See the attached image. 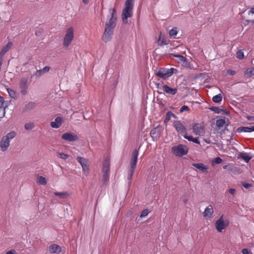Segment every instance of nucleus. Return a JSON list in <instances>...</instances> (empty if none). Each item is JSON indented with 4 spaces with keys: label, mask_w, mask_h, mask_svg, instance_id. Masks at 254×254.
Returning <instances> with one entry per match:
<instances>
[{
    "label": "nucleus",
    "mask_w": 254,
    "mask_h": 254,
    "mask_svg": "<svg viewBox=\"0 0 254 254\" xmlns=\"http://www.w3.org/2000/svg\"><path fill=\"white\" fill-rule=\"evenodd\" d=\"M149 213V210L147 209H145L141 212V213L140 215V217H145L148 215Z\"/></svg>",
    "instance_id": "nucleus-38"
},
{
    "label": "nucleus",
    "mask_w": 254,
    "mask_h": 254,
    "mask_svg": "<svg viewBox=\"0 0 254 254\" xmlns=\"http://www.w3.org/2000/svg\"><path fill=\"white\" fill-rule=\"evenodd\" d=\"M158 42H159V44L160 45H163L166 44V43L164 39H162L161 36H160L159 38Z\"/></svg>",
    "instance_id": "nucleus-44"
},
{
    "label": "nucleus",
    "mask_w": 254,
    "mask_h": 254,
    "mask_svg": "<svg viewBox=\"0 0 254 254\" xmlns=\"http://www.w3.org/2000/svg\"><path fill=\"white\" fill-rule=\"evenodd\" d=\"M34 106H35L34 103L30 102L26 106V107L28 109H31L34 107Z\"/></svg>",
    "instance_id": "nucleus-42"
},
{
    "label": "nucleus",
    "mask_w": 254,
    "mask_h": 254,
    "mask_svg": "<svg viewBox=\"0 0 254 254\" xmlns=\"http://www.w3.org/2000/svg\"><path fill=\"white\" fill-rule=\"evenodd\" d=\"M162 89L166 94L171 95H175L178 91L177 88H171L166 84L163 85Z\"/></svg>",
    "instance_id": "nucleus-16"
},
{
    "label": "nucleus",
    "mask_w": 254,
    "mask_h": 254,
    "mask_svg": "<svg viewBox=\"0 0 254 254\" xmlns=\"http://www.w3.org/2000/svg\"><path fill=\"white\" fill-rule=\"evenodd\" d=\"M245 75H246L247 77H251L252 75H254V67L249 68H248L245 71Z\"/></svg>",
    "instance_id": "nucleus-27"
},
{
    "label": "nucleus",
    "mask_w": 254,
    "mask_h": 254,
    "mask_svg": "<svg viewBox=\"0 0 254 254\" xmlns=\"http://www.w3.org/2000/svg\"><path fill=\"white\" fill-rule=\"evenodd\" d=\"M3 102H4L3 98L0 95V107L2 106Z\"/></svg>",
    "instance_id": "nucleus-51"
},
{
    "label": "nucleus",
    "mask_w": 254,
    "mask_h": 254,
    "mask_svg": "<svg viewBox=\"0 0 254 254\" xmlns=\"http://www.w3.org/2000/svg\"><path fill=\"white\" fill-rule=\"evenodd\" d=\"M38 183L40 185H45L47 184V181L45 177L40 176L38 178Z\"/></svg>",
    "instance_id": "nucleus-30"
},
{
    "label": "nucleus",
    "mask_w": 254,
    "mask_h": 254,
    "mask_svg": "<svg viewBox=\"0 0 254 254\" xmlns=\"http://www.w3.org/2000/svg\"><path fill=\"white\" fill-rule=\"evenodd\" d=\"M16 132L11 131L6 135L3 136L0 142V147L2 151H6L10 145V140L16 136Z\"/></svg>",
    "instance_id": "nucleus-5"
},
{
    "label": "nucleus",
    "mask_w": 254,
    "mask_h": 254,
    "mask_svg": "<svg viewBox=\"0 0 254 254\" xmlns=\"http://www.w3.org/2000/svg\"><path fill=\"white\" fill-rule=\"evenodd\" d=\"M77 160L80 164L84 174L86 176L88 175L89 174V160L87 159L80 156L77 157Z\"/></svg>",
    "instance_id": "nucleus-10"
},
{
    "label": "nucleus",
    "mask_w": 254,
    "mask_h": 254,
    "mask_svg": "<svg viewBox=\"0 0 254 254\" xmlns=\"http://www.w3.org/2000/svg\"><path fill=\"white\" fill-rule=\"evenodd\" d=\"M244 56V53L242 50H239L236 53V57L238 59H243Z\"/></svg>",
    "instance_id": "nucleus-36"
},
{
    "label": "nucleus",
    "mask_w": 254,
    "mask_h": 254,
    "mask_svg": "<svg viewBox=\"0 0 254 254\" xmlns=\"http://www.w3.org/2000/svg\"><path fill=\"white\" fill-rule=\"evenodd\" d=\"M243 254H252L251 251L248 249H244L242 250Z\"/></svg>",
    "instance_id": "nucleus-43"
},
{
    "label": "nucleus",
    "mask_w": 254,
    "mask_h": 254,
    "mask_svg": "<svg viewBox=\"0 0 254 254\" xmlns=\"http://www.w3.org/2000/svg\"><path fill=\"white\" fill-rule=\"evenodd\" d=\"M223 168L233 173H237L238 172V168L233 164H227L224 165L223 166Z\"/></svg>",
    "instance_id": "nucleus-22"
},
{
    "label": "nucleus",
    "mask_w": 254,
    "mask_h": 254,
    "mask_svg": "<svg viewBox=\"0 0 254 254\" xmlns=\"http://www.w3.org/2000/svg\"><path fill=\"white\" fill-rule=\"evenodd\" d=\"M74 39V29L69 27L67 29L63 39V46L65 48H68L71 44Z\"/></svg>",
    "instance_id": "nucleus-6"
},
{
    "label": "nucleus",
    "mask_w": 254,
    "mask_h": 254,
    "mask_svg": "<svg viewBox=\"0 0 254 254\" xmlns=\"http://www.w3.org/2000/svg\"><path fill=\"white\" fill-rule=\"evenodd\" d=\"M175 117V115L172 112L169 111L167 113L165 120L169 121V120H170V119L171 117Z\"/></svg>",
    "instance_id": "nucleus-35"
},
{
    "label": "nucleus",
    "mask_w": 254,
    "mask_h": 254,
    "mask_svg": "<svg viewBox=\"0 0 254 254\" xmlns=\"http://www.w3.org/2000/svg\"><path fill=\"white\" fill-rule=\"evenodd\" d=\"M62 138L67 141H74L78 139V136L71 132L64 133L62 135Z\"/></svg>",
    "instance_id": "nucleus-12"
},
{
    "label": "nucleus",
    "mask_w": 254,
    "mask_h": 254,
    "mask_svg": "<svg viewBox=\"0 0 254 254\" xmlns=\"http://www.w3.org/2000/svg\"><path fill=\"white\" fill-rule=\"evenodd\" d=\"M134 0H126L125 8L122 11V20L124 23H127V18L131 17L133 14V8Z\"/></svg>",
    "instance_id": "nucleus-3"
},
{
    "label": "nucleus",
    "mask_w": 254,
    "mask_h": 254,
    "mask_svg": "<svg viewBox=\"0 0 254 254\" xmlns=\"http://www.w3.org/2000/svg\"><path fill=\"white\" fill-rule=\"evenodd\" d=\"M178 33L177 28H173L169 31V34L171 37L175 38Z\"/></svg>",
    "instance_id": "nucleus-32"
},
{
    "label": "nucleus",
    "mask_w": 254,
    "mask_h": 254,
    "mask_svg": "<svg viewBox=\"0 0 254 254\" xmlns=\"http://www.w3.org/2000/svg\"><path fill=\"white\" fill-rule=\"evenodd\" d=\"M43 71L42 70H39L38 71H37V75H41L42 73H43Z\"/></svg>",
    "instance_id": "nucleus-53"
},
{
    "label": "nucleus",
    "mask_w": 254,
    "mask_h": 254,
    "mask_svg": "<svg viewBox=\"0 0 254 254\" xmlns=\"http://www.w3.org/2000/svg\"><path fill=\"white\" fill-rule=\"evenodd\" d=\"M27 82L28 80L25 78H22L20 81V88L21 89V92L23 95L27 93V89L28 88Z\"/></svg>",
    "instance_id": "nucleus-13"
},
{
    "label": "nucleus",
    "mask_w": 254,
    "mask_h": 254,
    "mask_svg": "<svg viewBox=\"0 0 254 254\" xmlns=\"http://www.w3.org/2000/svg\"><path fill=\"white\" fill-rule=\"evenodd\" d=\"M58 156L63 159L65 160L68 158V155L64 153H59L58 154Z\"/></svg>",
    "instance_id": "nucleus-37"
},
{
    "label": "nucleus",
    "mask_w": 254,
    "mask_h": 254,
    "mask_svg": "<svg viewBox=\"0 0 254 254\" xmlns=\"http://www.w3.org/2000/svg\"><path fill=\"white\" fill-rule=\"evenodd\" d=\"M6 254H16V252L15 250H11L10 251H7L6 253Z\"/></svg>",
    "instance_id": "nucleus-47"
},
{
    "label": "nucleus",
    "mask_w": 254,
    "mask_h": 254,
    "mask_svg": "<svg viewBox=\"0 0 254 254\" xmlns=\"http://www.w3.org/2000/svg\"><path fill=\"white\" fill-rule=\"evenodd\" d=\"M172 151L174 154L179 157H182L187 154L188 152V147L183 144L175 145L171 148Z\"/></svg>",
    "instance_id": "nucleus-7"
},
{
    "label": "nucleus",
    "mask_w": 254,
    "mask_h": 254,
    "mask_svg": "<svg viewBox=\"0 0 254 254\" xmlns=\"http://www.w3.org/2000/svg\"><path fill=\"white\" fill-rule=\"evenodd\" d=\"M109 14V20L105 24V31L102 37V40L105 43L111 40L117 20V13L115 8L110 9Z\"/></svg>",
    "instance_id": "nucleus-1"
},
{
    "label": "nucleus",
    "mask_w": 254,
    "mask_h": 254,
    "mask_svg": "<svg viewBox=\"0 0 254 254\" xmlns=\"http://www.w3.org/2000/svg\"><path fill=\"white\" fill-rule=\"evenodd\" d=\"M229 222L227 220H224L223 215L220 216L215 223V226L217 231L222 232L223 230L225 229L229 225Z\"/></svg>",
    "instance_id": "nucleus-8"
},
{
    "label": "nucleus",
    "mask_w": 254,
    "mask_h": 254,
    "mask_svg": "<svg viewBox=\"0 0 254 254\" xmlns=\"http://www.w3.org/2000/svg\"><path fill=\"white\" fill-rule=\"evenodd\" d=\"M83 2L85 4H87L89 2V0H83Z\"/></svg>",
    "instance_id": "nucleus-55"
},
{
    "label": "nucleus",
    "mask_w": 254,
    "mask_h": 254,
    "mask_svg": "<svg viewBox=\"0 0 254 254\" xmlns=\"http://www.w3.org/2000/svg\"><path fill=\"white\" fill-rule=\"evenodd\" d=\"M243 186L246 189H249L252 187V184L249 183H243Z\"/></svg>",
    "instance_id": "nucleus-45"
},
{
    "label": "nucleus",
    "mask_w": 254,
    "mask_h": 254,
    "mask_svg": "<svg viewBox=\"0 0 254 254\" xmlns=\"http://www.w3.org/2000/svg\"><path fill=\"white\" fill-rule=\"evenodd\" d=\"M138 150L135 149H134L131 155V158L130 161L129 165L128 167V179L130 180L132 178V176L134 173L135 168L136 167L137 157L138 155Z\"/></svg>",
    "instance_id": "nucleus-4"
},
{
    "label": "nucleus",
    "mask_w": 254,
    "mask_h": 254,
    "mask_svg": "<svg viewBox=\"0 0 254 254\" xmlns=\"http://www.w3.org/2000/svg\"><path fill=\"white\" fill-rule=\"evenodd\" d=\"M63 122V119L60 117H58L55 119L54 121L50 123V126L53 128H58L61 126Z\"/></svg>",
    "instance_id": "nucleus-19"
},
{
    "label": "nucleus",
    "mask_w": 254,
    "mask_h": 254,
    "mask_svg": "<svg viewBox=\"0 0 254 254\" xmlns=\"http://www.w3.org/2000/svg\"><path fill=\"white\" fill-rule=\"evenodd\" d=\"M246 118L248 120V121H254V116H247L246 117Z\"/></svg>",
    "instance_id": "nucleus-50"
},
{
    "label": "nucleus",
    "mask_w": 254,
    "mask_h": 254,
    "mask_svg": "<svg viewBox=\"0 0 254 254\" xmlns=\"http://www.w3.org/2000/svg\"><path fill=\"white\" fill-rule=\"evenodd\" d=\"M253 129H254V126H253Z\"/></svg>",
    "instance_id": "nucleus-56"
},
{
    "label": "nucleus",
    "mask_w": 254,
    "mask_h": 254,
    "mask_svg": "<svg viewBox=\"0 0 254 254\" xmlns=\"http://www.w3.org/2000/svg\"><path fill=\"white\" fill-rule=\"evenodd\" d=\"M110 163L108 159H106L103 164L102 171L103 173H109Z\"/></svg>",
    "instance_id": "nucleus-23"
},
{
    "label": "nucleus",
    "mask_w": 254,
    "mask_h": 254,
    "mask_svg": "<svg viewBox=\"0 0 254 254\" xmlns=\"http://www.w3.org/2000/svg\"><path fill=\"white\" fill-rule=\"evenodd\" d=\"M227 73L228 74H230L231 75H234L236 74V71L235 70H231V69H228L227 70Z\"/></svg>",
    "instance_id": "nucleus-46"
},
{
    "label": "nucleus",
    "mask_w": 254,
    "mask_h": 254,
    "mask_svg": "<svg viewBox=\"0 0 254 254\" xmlns=\"http://www.w3.org/2000/svg\"><path fill=\"white\" fill-rule=\"evenodd\" d=\"M238 158L243 159L246 163H248L252 158V156L250 153L246 152H241L238 155Z\"/></svg>",
    "instance_id": "nucleus-21"
},
{
    "label": "nucleus",
    "mask_w": 254,
    "mask_h": 254,
    "mask_svg": "<svg viewBox=\"0 0 254 254\" xmlns=\"http://www.w3.org/2000/svg\"><path fill=\"white\" fill-rule=\"evenodd\" d=\"M250 13H251L252 14H254V7H253L251 9V10L250 11Z\"/></svg>",
    "instance_id": "nucleus-54"
},
{
    "label": "nucleus",
    "mask_w": 254,
    "mask_h": 254,
    "mask_svg": "<svg viewBox=\"0 0 254 254\" xmlns=\"http://www.w3.org/2000/svg\"><path fill=\"white\" fill-rule=\"evenodd\" d=\"M54 194L56 196H59L62 198H65L68 196L70 193L67 191L64 192H54Z\"/></svg>",
    "instance_id": "nucleus-26"
},
{
    "label": "nucleus",
    "mask_w": 254,
    "mask_h": 254,
    "mask_svg": "<svg viewBox=\"0 0 254 254\" xmlns=\"http://www.w3.org/2000/svg\"><path fill=\"white\" fill-rule=\"evenodd\" d=\"M192 165L202 173H207L208 172V166L203 163H193Z\"/></svg>",
    "instance_id": "nucleus-17"
},
{
    "label": "nucleus",
    "mask_w": 254,
    "mask_h": 254,
    "mask_svg": "<svg viewBox=\"0 0 254 254\" xmlns=\"http://www.w3.org/2000/svg\"><path fill=\"white\" fill-rule=\"evenodd\" d=\"M252 22L253 23V22H254V21H252Z\"/></svg>",
    "instance_id": "nucleus-57"
},
{
    "label": "nucleus",
    "mask_w": 254,
    "mask_h": 254,
    "mask_svg": "<svg viewBox=\"0 0 254 254\" xmlns=\"http://www.w3.org/2000/svg\"><path fill=\"white\" fill-rule=\"evenodd\" d=\"M193 133L196 135L202 136L205 133L204 127L199 124H195L192 126Z\"/></svg>",
    "instance_id": "nucleus-11"
},
{
    "label": "nucleus",
    "mask_w": 254,
    "mask_h": 254,
    "mask_svg": "<svg viewBox=\"0 0 254 254\" xmlns=\"http://www.w3.org/2000/svg\"><path fill=\"white\" fill-rule=\"evenodd\" d=\"M225 123L226 122L225 119H220L216 121V125L218 127L221 128L224 126Z\"/></svg>",
    "instance_id": "nucleus-28"
},
{
    "label": "nucleus",
    "mask_w": 254,
    "mask_h": 254,
    "mask_svg": "<svg viewBox=\"0 0 254 254\" xmlns=\"http://www.w3.org/2000/svg\"><path fill=\"white\" fill-rule=\"evenodd\" d=\"M211 110L212 111H213L214 112H215L216 113H219V111H218V108H217V107H212L211 108Z\"/></svg>",
    "instance_id": "nucleus-52"
},
{
    "label": "nucleus",
    "mask_w": 254,
    "mask_h": 254,
    "mask_svg": "<svg viewBox=\"0 0 254 254\" xmlns=\"http://www.w3.org/2000/svg\"><path fill=\"white\" fill-rule=\"evenodd\" d=\"M49 250L51 253L59 254L62 251L61 247L57 244H52L49 247Z\"/></svg>",
    "instance_id": "nucleus-18"
},
{
    "label": "nucleus",
    "mask_w": 254,
    "mask_h": 254,
    "mask_svg": "<svg viewBox=\"0 0 254 254\" xmlns=\"http://www.w3.org/2000/svg\"><path fill=\"white\" fill-rule=\"evenodd\" d=\"M12 46L11 42H8L6 45L3 46L0 52V58L3 59V56L7 53Z\"/></svg>",
    "instance_id": "nucleus-20"
},
{
    "label": "nucleus",
    "mask_w": 254,
    "mask_h": 254,
    "mask_svg": "<svg viewBox=\"0 0 254 254\" xmlns=\"http://www.w3.org/2000/svg\"><path fill=\"white\" fill-rule=\"evenodd\" d=\"M109 180V173H103L102 182L103 184L106 183Z\"/></svg>",
    "instance_id": "nucleus-33"
},
{
    "label": "nucleus",
    "mask_w": 254,
    "mask_h": 254,
    "mask_svg": "<svg viewBox=\"0 0 254 254\" xmlns=\"http://www.w3.org/2000/svg\"><path fill=\"white\" fill-rule=\"evenodd\" d=\"M222 162V159L220 157H216L213 160V162L216 164H220Z\"/></svg>",
    "instance_id": "nucleus-40"
},
{
    "label": "nucleus",
    "mask_w": 254,
    "mask_h": 254,
    "mask_svg": "<svg viewBox=\"0 0 254 254\" xmlns=\"http://www.w3.org/2000/svg\"><path fill=\"white\" fill-rule=\"evenodd\" d=\"M174 70H177L174 68H160L156 73V75L163 79H166L173 74Z\"/></svg>",
    "instance_id": "nucleus-9"
},
{
    "label": "nucleus",
    "mask_w": 254,
    "mask_h": 254,
    "mask_svg": "<svg viewBox=\"0 0 254 254\" xmlns=\"http://www.w3.org/2000/svg\"><path fill=\"white\" fill-rule=\"evenodd\" d=\"M238 131L239 132H250L254 131L253 126L251 127H240L238 128Z\"/></svg>",
    "instance_id": "nucleus-24"
},
{
    "label": "nucleus",
    "mask_w": 254,
    "mask_h": 254,
    "mask_svg": "<svg viewBox=\"0 0 254 254\" xmlns=\"http://www.w3.org/2000/svg\"><path fill=\"white\" fill-rule=\"evenodd\" d=\"M34 127V124L33 123L29 122L25 124L24 127L26 130H30Z\"/></svg>",
    "instance_id": "nucleus-34"
},
{
    "label": "nucleus",
    "mask_w": 254,
    "mask_h": 254,
    "mask_svg": "<svg viewBox=\"0 0 254 254\" xmlns=\"http://www.w3.org/2000/svg\"><path fill=\"white\" fill-rule=\"evenodd\" d=\"M213 212L212 206L211 205H209L203 212V216L206 219H210L212 217Z\"/></svg>",
    "instance_id": "nucleus-15"
},
{
    "label": "nucleus",
    "mask_w": 254,
    "mask_h": 254,
    "mask_svg": "<svg viewBox=\"0 0 254 254\" xmlns=\"http://www.w3.org/2000/svg\"><path fill=\"white\" fill-rule=\"evenodd\" d=\"M6 90L9 94V95L12 98H15L16 97V92L10 89V88H7Z\"/></svg>",
    "instance_id": "nucleus-31"
},
{
    "label": "nucleus",
    "mask_w": 254,
    "mask_h": 254,
    "mask_svg": "<svg viewBox=\"0 0 254 254\" xmlns=\"http://www.w3.org/2000/svg\"><path fill=\"white\" fill-rule=\"evenodd\" d=\"M228 191H229V192L230 194H232L233 195L235 194V193L236 192V190L235 189H232V188L230 189Z\"/></svg>",
    "instance_id": "nucleus-48"
},
{
    "label": "nucleus",
    "mask_w": 254,
    "mask_h": 254,
    "mask_svg": "<svg viewBox=\"0 0 254 254\" xmlns=\"http://www.w3.org/2000/svg\"><path fill=\"white\" fill-rule=\"evenodd\" d=\"M170 57L171 58L173 57L177 58L178 62H184L186 61V58L183 56L175 54H171L170 55Z\"/></svg>",
    "instance_id": "nucleus-25"
},
{
    "label": "nucleus",
    "mask_w": 254,
    "mask_h": 254,
    "mask_svg": "<svg viewBox=\"0 0 254 254\" xmlns=\"http://www.w3.org/2000/svg\"><path fill=\"white\" fill-rule=\"evenodd\" d=\"M222 100V96L221 94H218L212 97V101L215 103H219Z\"/></svg>",
    "instance_id": "nucleus-29"
},
{
    "label": "nucleus",
    "mask_w": 254,
    "mask_h": 254,
    "mask_svg": "<svg viewBox=\"0 0 254 254\" xmlns=\"http://www.w3.org/2000/svg\"><path fill=\"white\" fill-rule=\"evenodd\" d=\"M190 111V109L189 108V107L186 105L182 106L180 110V113H183L185 111L189 112Z\"/></svg>",
    "instance_id": "nucleus-39"
},
{
    "label": "nucleus",
    "mask_w": 254,
    "mask_h": 254,
    "mask_svg": "<svg viewBox=\"0 0 254 254\" xmlns=\"http://www.w3.org/2000/svg\"><path fill=\"white\" fill-rule=\"evenodd\" d=\"M162 130V127L158 126L152 129L150 131V135L152 138L155 140H157L159 138Z\"/></svg>",
    "instance_id": "nucleus-14"
},
{
    "label": "nucleus",
    "mask_w": 254,
    "mask_h": 254,
    "mask_svg": "<svg viewBox=\"0 0 254 254\" xmlns=\"http://www.w3.org/2000/svg\"><path fill=\"white\" fill-rule=\"evenodd\" d=\"M173 126L175 128L177 132L182 134L184 137L190 141L200 144V142L197 138H193L191 135H188L187 132L186 127L182 124L180 121H175L173 123Z\"/></svg>",
    "instance_id": "nucleus-2"
},
{
    "label": "nucleus",
    "mask_w": 254,
    "mask_h": 254,
    "mask_svg": "<svg viewBox=\"0 0 254 254\" xmlns=\"http://www.w3.org/2000/svg\"><path fill=\"white\" fill-rule=\"evenodd\" d=\"M5 115V109L0 107V118H2Z\"/></svg>",
    "instance_id": "nucleus-41"
},
{
    "label": "nucleus",
    "mask_w": 254,
    "mask_h": 254,
    "mask_svg": "<svg viewBox=\"0 0 254 254\" xmlns=\"http://www.w3.org/2000/svg\"><path fill=\"white\" fill-rule=\"evenodd\" d=\"M50 68L49 66H45L43 69H42V71L43 72H46L49 71Z\"/></svg>",
    "instance_id": "nucleus-49"
}]
</instances>
